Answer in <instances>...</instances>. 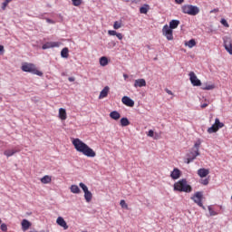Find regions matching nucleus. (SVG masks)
Wrapping results in <instances>:
<instances>
[{
  "mask_svg": "<svg viewBox=\"0 0 232 232\" xmlns=\"http://www.w3.org/2000/svg\"><path fill=\"white\" fill-rule=\"evenodd\" d=\"M72 142L74 146V150H76L78 153H82V155H84L85 157H89L92 159H93V157H97V153H95V150L90 148L88 144L84 143L79 138L73 139Z\"/></svg>",
  "mask_w": 232,
  "mask_h": 232,
  "instance_id": "f257e3e1",
  "label": "nucleus"
},
{
  "mask_svg": "<svg viewBox=\"0 0 232 232\" xmlns=\"http://www.w3.org/2000/svg\"><path fill=\"white\" fill-rule=\"evenodd\" d=\"M174 191H179L180 193H191L193 191V188L188 184V180L186 179H183L174 183Z\"/></svg>",
  "mask_w": 232,
  "mask_h": 232,
  "instance_id": "f03ea898",
  "label": "nucleus"
},
{
  "mask_svg": "<svg viewBox=\"0 0 232 232\" xmlns=\"http://www.w3.org/2000/svg\"><path fill=\"white\" fill-rule=\"evenodd\" d=\"M22 71L27 72L28 73H33L34 75H38L39 77H43V72L37 70L35 64L24 63L22 65Z\"/></svg>",
  "mask_w": 232,
  "mask_h": 232,
  "instance_id": "7ed1b4c3",
  "label": "nucleus"
},
{
  "mask_svg": "<svg viewBox=\"0 0 232 232\" xmlns=\"http://www.w3.org/2000/svg\"><path fill=\"white\" fill-rule=\"evenodd\" d=\"M183 14H188V15H198L199 14L200 9L198 6L186 5L181 7Z\"/></svg>",
  "mask_w": 232,
  "mask_h": 232,
  "instance_id": "20e7f679",
  "label": "nucleus"
},
{
  "mask_svg": "<svg viewBox=\"0 0 232 232\" xmlns=\"http://www.w3.org/2000/svg\"><path fill=\"white\" fill-rule=\"evenodd\" d=\"M202 198H204V194L200 191L196 192L193 197H191V200H193L195 204H198L202 209H206V207H204V204L202 203Z\"/></svg>",
  "mask_w": 232,
  "mask_h": 232,
  "instance_id": "39448f33",
  "label": "nucleus"
},
{
  "mask_svg": "<svg viewBox=\"0 0 232 232\" xmlns=\"http://www.w3.org/2000/svg\"><path fill=\"white\" fill-rule=\"evenodd\" d=\"M220 128H224V123L220 122L218 118H216L215 123L208 129V133H217Z\"/></svg>",
  "mask_w": 232,
  "mask_h": 232,
  "instance_id": "423d86ee",
  "label": "nucleus"
},
{
  "mask_svg": "<svg viewBox=\"0 0 232 232\" xmlns=\"http://www.w3.org/2000/svg\"><path fill=\"white\" fill-rule=\"evenodd\" d=\"M79 186L84 193V198L86 202H92V198H93V195L90 192V190H88V187L82 182H81Z\"/></svg>",
  "mask_w": 232,
  "mask_h": 232,
  "instance_id": "0eeeda50",
  "label": "nucleus"
},
{
  "mask_svg": "<svg viewBox=\"0 0 232 232\" xmlns=\"http://www.w3.org/2000/svg\"><path fill=\"white\" fill-rule=\"evenodd\" d=\"M162 34L168 41H173V29L169 28V25L166 24L163 26Z\"/></svg>",
  "mask_w": 232,
  "mask_h": 232,
  "instance_id": "6e6552de",
  "label": "nucleus"
},
{
  "mask_svg": "<svg viewBox=\"0 0 232 232\" xmlns=\"http://www.w3.org/2000/svg\"><path fill=\"white\" fill-rule=\"evenodd\" d=\"M188 77L192 86H202V82H200L194 72H190L188 73Z\"/></svg>",
  "mask_w": 232,
  "mask_h": 232,
  "instance_id": "1a4fd4ad",
  "label": "nucleus"
},
{
  "mask_svg": "<svg viewBox=\"0 0 232 232\" xmlns=\"http://www.w3.org/2000/svg\"><path fill=\"white\" fill-rule=\"evenodd\" d=\"M224 41V46H225V50L227 51V53L232 55V39L231 37H224L223 38Z\"/></svg>",
  "mask_w": 232,
  "mask_h": 232,
  "instance_id": "9d476101",
  "label": "nucleus"
},
{
  "mask_svg": "<svg viewBox=\"0 0 232 232\" xmlns=\"http://www.w3.org/2000/svg\"><path fill=\"white\" fill-rule=\"evenodd\" d=\"M61 46V42H47L42 48L43 50H48V48H59Z\"/></svg>",
  "mask_w": 232,
  "mask_h": 232,
  "instance_id": "9b49d317",
  "label": "nucleus"
},
{
  "mask_svg": "<svg viewBox=\"0 0 232 232\" xmlns=\"http://www.w3.org/2000/svg\"><path fill=\"white\" fill-rule=\"evenodd\" d=\"M121 102L122 104H124L125 106H128L129 108H133L135 106V102L128 96H123L121 98Z\"/></svg>",
  "mask_w": 232,
  "mask_h": 232,
  "instance_id": "f8f14e48",
  "label": "nucleus"
},
{
  "mask_svg": "<svg viewBox=\"0 0 232 232\" xmlns=\"http://www.w3.org/2000/svg\"><path fill=\"white\" fill-rule=\"evenodd\" d=\"M180 175H182L180 169L175 168L173 171L170 173V178L172 180H178V179H180Z\"/></svg>",
  "mask_w": 232,
  "mask_h": 232,
  "instance_id": "ddd939ff",
  "label": "nucleus"
},
{
  "mask_svg": "<svg viewBox=\"0 0 232 232\" xmlns=\"http://www.w3.org/2000/svg\"><path fill=\"white\" fill-rule=\"evenodd\" d=\"M56 224L65 230L68 229V224L63 217H58V218L56 219Z\"/></svg>",
  "mask_w": 232,
  "mask_h": 232,
  "instance_id": "4468645a",
  "label": "nucleus"
},
{
  "mask_svg": "<svg viewBox=\"0 0 232 232\" xmlns=\"http://www.w3.org/2000/svg\"><path fill=\"white\" fill-rule=\"evenodd\" d=\"M21 226H22V229L24 231H28V229H30V227H32V223L30 221H28L27 219H23Z\"/></svg>",
  "mask_w": 232,
  "mask_h": 232,
  "instance_id": "2eb2a0df",
  "label": "nucleus"
},
{
  "mask_svg": "<svg viewBox=\"0 0 232 232\" xmlns=\"http://www.w3.org/2000/svg\"><path fill=\"white\" fill-rule=\"evenodd\" d=\"M109 93H110V87L105 86L103 90L100 92L99 99H106Z\"/></svg>",
  "mask_w": 232,
  "mask_h": 232,
  "instance_id": "dca6fc26",
  "label": "nucleus"
},
{
  "mask_svg": "<svg viewBox=\"0 0 232 232\" xmlns=\"http://www.w3.org/2000/svg\"><path fill=\"white\" fill-rule=\"evenodd\" d=\"M146 86V80L144 79H138L134 82V88H142Z\"/></svg>",
  "mask_w": 232,
  "mask_h": 232,
  "instance_id": "f3484780",
  "label": "nucleus"
},
{
  "mask_svg": "<svg viewBox=\"0 0 232 232\" xmlns=\"http://www.w3.org/2000/svg\"><path fill=\"white\" fill-rule=\"evenodd\" d=\"M19 150L17 149H12V150H6L4 151V155H5V157H13V155H15V153H19Z\"/></svg>",
  "mask_w": 232,
  "mask_h": 232,
  "instance_id": "a211bd4d",
  "label": "nucleus"
},
{
  "mask_svg": "<svg viewBox=\"0 0 232 232\" xmlns=\"http://www.w3.org/2000/svg\"><path fill=\"white\" fill-rule=\"evenodd\" d=\"M58 115L61 121H66V119H68V115L66 114V109L60 108Z\"/></svg>",
  "mask_w": 232,
  "mask_h": 232,
  "instance_id": "6ab92c4d",
  "label": "nucleus"
},
{
  "mask_svg": "<svg viewBox=\"0 0 232 232\" xmlns=\"http://www.w3.org/2000/svg\"><path fill=\"white\" fill-rule=\"evenodd\" d=\"M198 177H200L201 179H204V177H207L209 175V169H199L198 170Z\"/></svg>",
  "mask_w": 232,
  "mask_h": 232,
  "instance_id": "aec40b11",
  "label": "nucleus"
},
{
  "mask_svg": "<svg viewBox=\"0 0 232 232\" xmlns=\"http://www.w3.org/2000/svg\"><path fill=\"white\" fill-rule=\"evenodd\" d=\"M108 35H116V37L120 40L122 41L124 35H122V34L121 33H117V31L115 30H109L108 31Z\"/></svg>",
  "mask_w": 232,
  "mask_h": 232,
  "instance_id": "412c9836",
  "label": "nucleus"
},
{
  "mask_svg": "<svg viewBox=\"0 0 232 232\" xmlns=\"http://www.w3.org/2000/svg\"><path fill=\"white\" fill-rule=\"evenodd\" d=\"M109 116L111 117V119H112L113 121H119V119H121V113L117 111H111Z\"/></svg>",
  "mask_w": 232,
  "mask_h": 232,
  "instance_id": "4be33fe9",
  "label": "nucleus"
},
{
  "mask_svg": "<svg viewBox=\"0 0 232 232\" xmlns=\"http://www.w3.org/2000/svg\"><path fill=\"white\" fill-rule=\"evenodd\" d=\"M200 144H202V142L200 141V140H198L195 144H194V154H196V156L200 155Z\"/></svg>",
  "mask_w": 232,
  "mask_h": 232,
  "instance_id": "5701e85b",
  "label": "nucleus"
},
{
  "mask_svg": "<svg viewBox=\"0 0 232 232\" xmlns=\"http://www.w3.org/2000/svg\"><path fill=\"white\" fill-rule=\"evenodd\" d=\"M179 24H180V21H179V20H171L169 22V28H170L171 30H175V28H179Z\"/></svg>",
  "mask_w": 232,
  "mask_h": 232,
  "instance_id": "b1692460",
  "label": "nucleus"
},
{
  "mask_svg": "<svg viewBox=\"0 0 232 232\" xmlns=\"http://www.w3.org/2000/svg\"><path fill=\"white\" fill-rule=\"evenodd\" d=\"M42 184H50L52 182V176L45 175L41 179Z\"/></svg>",
  "mask_w": 232,
  "mask_h": 232,
  "instance_id": "393cba45",
  "label": "nucleus"
},
{
  "mask_svg": "<svg viewBox=\"0 0 232 232\" xmlns=\"http://www.w3.org/2000/svg\"><path fill=\"white\" fill-rule=\"evenodd\" d=\"M70 189H71V193H74V194L81 193V188H79V186L77 185H72Z\"/></svg>",
  "mask_w": 232,
  "mask_h": 232,
  "instance_id": "a878e982",
  "label": "nucleus"
},
{
  "mask_svg": "<svg viewBox=\"0 0 232 232\" xmlns=\"http://www.w3.org/2000/svg\"><path fill=\"white\" fill-rule=\"evenodd\" d=\"M61 55L62 57H63V59H68L69 57V50H68V47H65L63 48L62 51H61Z\"/></svg>",
  "mask_w": 232,
  "mask_h": 232,
  "instance_id": "bb28decb",
  "label": "nucleus"
},
{
  "mask_svg": "<svg viewBox=\"0 0 232 232\" xmlns=\"http://www.w3.org/2000/svg\"><path fill=\"white\" fill-rule=\"evenodd\" d=\"M120 122L122 127L130 126V120L128 118H121Z\"/></svg>",
  "mask_w": 232,
  "mask_h": 232,
  "instance_id": "cd10ccee",
  "label": "nucleus"
},
{
  "mask_svg": "<svg viewBox=\"0 0 232 232\" xmlns=\"http://www.w3.org/2000/svg\"><path fill=\"white\" fill-rule=\"evenodd\" d=\"M101 66H108V58L106 56H102L100 58Z\"/></svg>",
  "mask_w": 232,
  "mask_h": 232,
  "instance_id": "c85d7f7f",
  "label": "nucleus"
},
{
  "mask_svg": "<svg viewBox=\"0 0 232 232\" xmlns=\"http://www.w3.org/2000/svg\"><path fill=\"white\" fill-rule=\"evenodd\" d=\"M186 46H188V48H193V46H197V42L195 41V39H191L188 42H187Z\"/></svg>",
  "mask_w": 232,
  "mask_h": 232,
  "instance_id": "c756f323",
  "label": "nucleus"
},
{
  "mask_svg": "<svg viewBox=\"0 0 232 232\" xmlns=\"http://www.w3.org/2000/svg\"><path fill=\"white\" fill-rule=\"evenodd\" d=\"M149 10H150V5H144V6L140 8V13L148 14Z\"/></svg>",
  "mask_w": 232,
  "mask_h": 232,
  "instance_id": "7c9ffc66",
  "label": "nucleus"
},
{
  "mask_svg": "<svg viewBox=\"0 0 232 232\" xmlns=\"http://www.w3.org/2000/svg\"><path fill=\"white\" fill-rule=\"evenodd\" d=\"M114 30H119V28H122V21H115L113 24Z\"/></svg>",
  "mask_w": 232,
  "mask_h": 232,
  "instance_id": "2f4dec72",
  "label": "nucleus"
},
{
  "mask_svg": "<svg viewBox=\"0 0 232 232\" xmlns=\"http://www.w3.org/2000/svg\"><path fill=\"white\" fill-rule=\"evenodd\" d=\"M14 0H5L2 3V10H6V6H8V5H10V3H12Z\"/></svg>",
  "mask_w": 232,
  "mask_h": 232,
  "instance_id": "473e14b6",
  "label": "nucleus"
},
{
  "mask_svg": "<svg viewBox=\"0 0 232 232\" xmlns=\"http://www.w3.org/2000/svg\"><path fill=\"white\" fill-rule=\"evenodd\" d=\"M192 157L191 158H188L186 162L187 164H189L190 162H193L195 160V159H197V154H195L194 152H191Z\"/></svg>",
  "mask_w": 232,
  "mask_h": 232,
  "instance_id": "72a5a7b5",
  "label": "nucleus"
},
{
  "mask_svg": "<svg viewBox=\"0 0 232 232\" xmlns=\"http://www.w3.org/2000/svg\"><path fill=\"white\" fill-rule=\"evenodd\" d=\"M208 211H209L210 217H215V216L218 215V214L213 209V208H212L211 206L208 207Z\"/></svg>",
  "mask_w": 232,
  "mask_h": 232,
  "instance_id": "f704fd0d",
  "label": "nucleus"
},
{
  "mask_svg": "<svg viewBox=\"0 0 232 232\" xmlns=\"http://www.w3.org/2000/svg\"><path fill=\"white\" fill-rule=\"evenodd\" d=\"M73 6H81L82 5V0H72Z\"/></svg>",
  "mask_w": 232,
  "mask_h": 232,
  "instance_id": "c9c22d12",
  "label": "nucleus"
},
{
  "mask_svg": "<svg viewBox=\"0 0 232 232\" xmlns=\"http://www.w3.org/2000/svg\"><path fill=\"white\" fill-rule=\"evenodd\" d=\"M120 206H121L123 209H128V204H126V201L124 199L121 200Z\"/></svg>",
  "mask_w": 232,
  "mask_h": 232,
  "instance_id": "e433bc0d",
  "label": "nucleus"
},
{
  "mask_svg": "<svg viewBox=\"0 0 232 232\" xmlns=\"http://www.w3.org/2000/svg\"><path fill=\"white\" fill-rule=\"evenodd\" d=\"M221 24H223V26H225L226 28H229V24H227V21L226 19H221L220 21Z\"/></svg>",
  "mask_w": 232,
  "mask_h": 232,
  "instance_id": "4c0bfd02",
  "label": "nucleus"
},
{
  "mask_svg": "<svg viewBox=\"0 0 232 232\" xmlns=\"http://www.w3.org/2000/svg\"><path fill=\"white\" fill-rule=\"evenodd\" d=\"M0 229H1V231H8V226H6V224L3 223L0 226Z\"/></svg>",
  "mask_w": 232,
  "mask_h": 232,
  "instance_id": "58836bf2",
  "label": "nucleus"
},
{
  "mask_svg": "<svg viewBox=\"0 0 232 232\" xmlns=\"http://www.w3.org/2000/svg\"><path fill=\"white\" fill-rule=\"evenodd\" d=\"M203 90H215V86L213 84H208L203 87Z\"/></svg>",
  "mask_w": 232,
  "mask_h": 232,
  "instance_id": "ea45409f",
  "label": "nucleus"
},
{
  "mask_svg": "<svg viewBox=\"0 0 232 232\" xmlns=\"http://www.w3.org/2000/svg\"><path fill=\"white\" fill-rule=\"evenodd\" d=\"M200 184H202L203 186H208V184H209V179H201Z\"/></svg>",
  "mask_w": 232,
  "mask_h": 232,
  "instance_id": "a19ab883",
  "label": "nucleus"
},
{
  "mask_svg": "<svg viewBox=\"0 0 232 232\" xmlns=\"http://www.w3.org/2000/svg\"><path fill=\"white\" fill-rule=\"evenodd\" d=\"M147 135L148 137H154L155 132L152 130H150Z\"/></svg>",
  "mask_w": 232,
  "mask_h": 232,
  "instance_id": "79ce46f5",
  "label": "nucleus"
},
{
  "mask_svg": "<svg viewBox=\"0 0 232 232\" xmlns=\"http://www.w3.org/2000/svg\"><path fill=\"white\" fill-rule=\"evenodd\" d=\"M5 53V46L0 45V53Z\"/></svg>",
  "mask_w": 232,
  "mask_h": 232,
  "instance_id": "37998d69",
  "label": "nucleus"
},
{
  "mask_svg": "<svg viewBox=\"0 0 232 232\" xmlns=\"http://www.w3.org/2000/svg\"><path fill=\"white\" fill-rule=\"evenodd\" d=\"M166 93L169 95H173V92L169 91V89H166Z\"/></svg>",
  "mask_w": 232,
  "mask_h": 232,
  "instance_id": "c03bdc74",
  "label": "nucleus"
},
{
  "mask_svg": "<svg viewBox=\"0 0 232 232\" xmlns=\"http://www.w3.org/2000/svg\"><path fill=\"white\" fill-rule=\"evenodd\" d=\"M178 5H182L184 3V0H175Z\"/></svg>",
  "mask_w": 232,
  "mask_h": 232,
  "instance_id": "a18cd8bd",
  "label": "nucleus"
},
{
  "mask_svg": "<svg viewBox=\"0 0 232 232\" xmlns=\"http://www.w3.org/2000/svg\"><path fill=\"white\" fill-rule=\"evenodd\" d=\"M208 103H203L201 104V108L204 109V108H208Z\"/></svg>",
  "mask_w": 232,
  "mask_h": 232,
  "instance_id": "49530a36",
  "label": "nucleus"
},
{
  "mask_svg": "<svg viewBox=\"0 0 232 232\" xmlns=\"http://www.w3.org/2000/svg\"><path fill=\"white\" fill-rule=\"evenodd\" d=\"M217 12H218V8H216V9L210 11V14H215V13H217Z\"/></svg>",
  "mask_w": 232,
  "mask_h": 232,
  "instance_id": "de8ad7c7",
  "label": "nucleus"
},
{
  "mask_svg": "<svg viewBox=\"0 0 232 232\" xmlns=\"http://www.w3.org/2000/svg\"><path fill=\"white\" fill-rule=\"evenodd\" d=\"M70 82H73L74 79L73 78H69Z\"/></svg>",
  "mask_w": 232,
  "mask_h": 232,
  "instance_id": "09e8293b",
  "label": "nucleus"
},
{
  "mask_svg": "<svg viewBox=\"0 0 232 232\" xmlns=\"http://www.w3.org/2000/svg\"><path fill=\"white\" fill-rule=\"evenodd\" d=\"M47 23H53L51 19H47Z\"/></svg>",
  "mask_w": 232,
  "mask_h": 232,
  "instance_id": "8fccbe9b",
  "label": "nucleus"
},
{
  "mask_svg": "<svg viewBox=\"0 0 232 232\" xmlns=\"http://www.w3.org/2000/svg\"><path fill=\"white\" fill-rule=\"evenodd\" d=\"M124 79H128V74H123Z\"/></svg>",
  "mask_w": 232,
  "mask_h": 232,
  "instance_id": "3c124183",
  "label": "nucleus"
},
{
  "mask_svg": "<svg viewBox=\"0 0 232 232\" xmlns=\"http://www.w3.org/2000/svg\"><path fill=\"white\" fill-rule=\"evenodd\" d=\"M3 222V220H1V218H0V224Z\"/></svg>",
  "mask_w": 232,
  "mask_h": 232,
  "instance_id": "603ef678",
  "label": "nucleus"
}]
</instances>
